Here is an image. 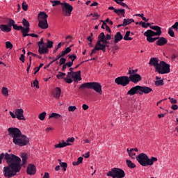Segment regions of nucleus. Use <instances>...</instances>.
Returning <instances> with one entry per match:
<instances>
[{
	"label": "nucleus",
	"instance_id": "obj_1",
	"mask_svg": "<svg viewBox=\"0 0 178 178\" xmlns=\"http://www.w3.org/2000/svg\"><path fill=\"white\" fill-rule=\"evenodd\" d=\"M21 158L13 154L8 153H1L0 154V165L2 163V160L6 161L7 166L3 168L4 176L6 178H11L13 176H16L20 170H22V166L27 163V154L22 153ZM22 159V163H21Z\"/></svg>",
	"mask_w": 178,
	"mask_h": 178
},
{
	"label": "nucleus",
	"instance_id": "obj_2",
	"mask_svg": "<svg viewBox=\"0 0 178 178\" xmlns=\"http://www.w3.org/2000/svg\"><path fill=\"white\" fill-rule=\"evenodd\" d=\"M9 136L12 137L13 141L15 145L24 147L30 143V139L25 135L22 134V131L17 128L10 127L8 129Z\"/></svg>",
	"mask_w": 178,
	"mask_h": 178
},
{
	"label": "nucleus",
	"instance_id": "obj_3",
	"mask_svg": "<svg viewBox=\"0 0 178 178\" xmlns=\"http://www.w3.org/2000/svg\"><path fill=\"white\" fill-rule=\"evenodd\" d=\"M136 161H138L141 166H152L154 162L158 161V158L151 157V159H149L145 153H140L136 157Z\"/></svg>",
	"mask_w": 178,
	"mask_h": 178
},
{
	"label": "nucleus",
	"instance_id": "obj_4",
	"mask_svg": "<svg viewBox=\"0 0 178 178\" xmlns=\"http://www.w3.org/2000/svg\"><path fill=\"white\" fill-rule=\"evenodd\" d=\"M154 31H156V32H154ZM154 31L149 29L144 33L143 35H145V37L147 38V41H148V42H155V41H156V40L159 38V35H162V31L161 30V26H158V28H156L154 30ZM156 35H158L159 37L153 38V37H156Z\"/></svg>",
	"mask_w": 178,
	"mask_h": 178
},
{
	"label": "nucleus",
	"instance_id": "obj_5",
	"mask_svg": "<svg viewBox=\"0 0 178 178\" xmlns=\"http://www.w3.org/2000/svg\"><path fill=\"white\" fill-rule=\"evenodd\" d=\"M83 88H89L90 90H94L98 94H100V95L102 94V86H101V83L98 82L84 83L79 87L80 90Z\"/></svg>",
	"mask_w": 178,
	"mask_h": 178
},
{
	"label": "nucleus",
	"instance_id": "obj_6",
	"mask_svg": "<svg viewBox=\"0 0 178 178\" xmlns=\"http://www.w3.org/2000/svg\"><path fill=\"white\" fill-rule=\"evenodd\" d=\"M106 176L113 178H124L126 176V172L121 168H114L106 174Z\"/></svg>",
	"mask_w": 178,
	"mask_h": 178
},
{
	"label": "nucleus",
	"instance_id": "obj_7",
	"mask_svg": "<svg viewBox=\"0 0 178 178\" xmlns=\"http://www.w3.org/2000/svg\"><path fill=\"white\" fill-rule=\"evenodd\" d=\"M155 72L159 73V74L170 73V65L166 63L165 61H161Z\"/></svg>",
	"mask_w": 178,
	"mask_h": 178
},
{
	"label": "nucleus",
	"instance_id": "obj_8",
	"mask_svg": "<svg viewBox=\"0 0 178 178\" xmlns=\"http://www.w3.org/2000/svg\"><path fill=\"white\" fill-rule=\"evenodd\" d=\"M62 13L63 16H70L73 12V6L65 1L61 3Z\"/></svg>",
	"mask_w": 178,
	"mask_h": 178
},
{
	"label": "nucleus",
	"instance_id": "obj_9",
	"mask_svg": "<svg viewBox=\"0 0 178 178\" xmlns=\"http://www.w3.org/2000/svg\"><path fill=\"white\" fill-rule=\"evenodd\" d=\"M115 83L118 86H122V87H126L130 84V79L127 76H118L115 79Z\"/></svg>",
	"mask_w": 178,
	"mask_h": 178
},
{
	"label": "nucleus",
	"instance_id": "obj_10",
	"mask_svg": "<svg viewBox=\"0 0 178 178\" xmlns=\"http://www.w3.org/2000/svg\"><path fill=\"white\" fill-rule=\"evenodd\" d=\"M74 79V81H81V71L67 72L66 79Z\"/></svg>",
	"mask_w": 178,
	"mask_h": 178
},
{
	"label": "nucleus",
	"instance_id": "obj_11",
	"mask_svg": "<svg viewBox=\"0 0 178 178\" xmlns=\"http://www.w3.org/2000/svg\"><path fill=\"white\" fill-rule=\"evenodd\" d=\"M13 27L14 30H17V31L21 30L23 37L24 38L27 37V33H29V28H24L22 26H17V24H14Z\"/></svg>",
	"mask_w": 178,
	"mask_h": 178
},
{
	"label": "nucleus",
	"instance_id": "obj_12",
	"mask_svg": "<svg viewBox=\"0 0 178 178\" xmlns=\"http://www.w3.org/2000/svg\"><path fill=\"white\" fill-rule=\"evenodd\" d=\"M15 113L17 116V119L18 120H26V118H24V111L23 108H17L15 110Z\"/></svg>",
	"mask_w": 178,
	"mask_h": 178
},
{
	"label": "nucleus",
	"instance_id": "obj_13",
	"mask_svg": "<svg viewBox=\"0 0 178 178\" xmlns=\"http://www.w3.org/2000/svg\"><path fill=\"white\" fill-rule=\"evenodd\" d=\"M129 82L131 81L134 83V84H137L139 81H141V75L136 74H131L129 76Z\"/></svg>",
	"mask_w": 178,
	"mask_h": 178
},
{
	"label": "nucleus",
	"instance_id": "obj_14",
	"mask_svg": "<svg viewBox=\"0 0 178 178\" xmlns=\"http://www.w3.org/2000/svg\"><path fill=\"white\" fill-rule=\"evenodd\" d=\"M140 86H136L131 88L127 93V95H135V94H140Z\"/></svg>",
	"mask_w": 178,
	"mask_h": 178
},
{
	"label": "nucleus",
	"instance_id": "obj_15",
	"mask_svg": "<svg viewBox=\"0 0 178 178\" xmlns=\"http://www.w3.org/2000/svg\"><path fill=\"white\" fill-rule=\"evenodd\" d=\"M35 172H37V168H35V165L34 164H29L26 168V172L28 175H35Z\"/></svg>",
	"mask_w": 178,
	"mask_h": 178
},
{
	"label": "nucleus",
	"instance_id": "obj_16",
	"mask_svg": "<svg viewBox=\"0 0 178 178\" xmlns=\"http://www.w3.org/2000/svg\"><path fill=\"white\" fill-rule=\"evenodd\" d=\"M149 92H152V88L148 86H140V92H139L140 95H143V94H149Z\"/></svg>",
	"mask_w": 178,
	"mask_h": 178
},
{
	"label": "nucleus",
	"instance_id": "obj_17",
	"mask_svg": "<svg viewBox=\"0 0 178 178\" xmlns=\"http://www.w3.org/2000/svg\"><path fill=\"white\" fill-rule=\"evenodd\" d=\"M156 44V45H159V47H163V45H165V44H168V39L164 37H161L157 39Z\"/></svg>",
	"mask_w": 178,
	"mask_h": 178
},
{
	"label": "nucleus",
	"instance_id": "obj_18",
	"mask_svg": "<svg viewBox=\"0 0 178 178\" xmlns=\"http://www.w3.org/2000/svg\"><path fill=\"white\" fill-rule=\"evenodd\" d=\"M97 51H103V52H105V47L103 46L97 45V43H96L95 48L92 50L90 53V56H92L94 54L97 53Z\"/></svg>",
	"mask_w": 178,
	"mask_h": 178
},
{
	"label": "nucleus",
	"instance_id": "obj_19",
	"mask_svg": "<svg viewBox=\"0 0 178 178\" xmlns=\"http://www.w3.org/2000/svg\"><path fill=\"white\" fill-rule=\"evenodd\" d=\"M149 65L150 66H154L155 70H156V67L159 66V61L158 60V58H152L149 60Z\"/></svg>",
	"mask_w": 178,
	"mask_h": 178
},
{
	"label": "nucleus",
	"instance_id": "obj_20",
	"mask_svg": "<svg viewBox=\"0 0 178 178\" xmlns=\"http://www.w3.org/2000/svg\"><path fill=\"white\" fill-rule=\"evenodd\" d=\"M49 52V49L44 44L38 47V53L40 55H44V54H48Z\"/></svg>",
	"mask_w": 178,
	"mask_h": 178
},
{
	"label": "nucleus",
	"instance_id": "obj_21",
	"mask_svg": "<svg viewBox=\"0 0 178 178\" xmlns=\"http://www.w3.org/2000/svg\"><path fill=\"white\" fill-rule=\"evenodd\" d=\"M105 39V33L102 32L98 36V40L97 41L96 44L99 45V47H104L105 48V45L102 44L103 40Z\"/></svg>",
	"mask_w": 178,
	"mask_h": 178
},
{
	"label": "nucleus",
	"instance_id": "obj_22",
	"mask_svg": "<svg viewBox=\"0 0 178 178\" xmlns=\"http://www.w3.org/2000/svg\"><path fill=\"white\" fill-rule=\"evenodd\" d=\"M38 22V27H40V29L42 30H47V29H48V20H40Z\"/></svg>",
	"mask_w": 178,
	"mask_h": 178
},
{
	"label": "nucleus",
	"instance_id": "obj_23",
	"mask_svg": "<svg viewBox=\"0 0 178 178\" xmlns=\"http://www.w3.org/2000/svg\"><path fill=\"white\" fill-rule=\"evenodd\" d=\"M123 39V35L120 32H117L114 35V44H118L119 41H122Z\"/></svg>",
	"mask_w": 178,
	"mask_h": 178
},
{
	"label": "nucleus",
	"instance_id": "obj_24",
	"mask_svg": "<svg viewBox=\"0 0 178 178\" xmlns=\"http://www.w3.org/2000/svg\"><path fill=\"white\" fill-rule=\"evenodd\" d=\"M0 29L3 33H10L12 31V29L6 24L0 25Z\"/></svg>",
	"mask_w": 178,
	"mask_h": 178
},
{
	"label": "nucleus",
	"instance_id": "obj_25",
	"mask_svg": "<svg viewBox=\"0 0 178 178\" xmlns=\"http://www.w3.org/2000/svg\"><path fill=\"white\" fill-rule=\"evenodd\" d=\"M60 94H62V90L60 89V88H56L54 93V98H56V99H59V98H60Z\"/></svg>",
	"mask_w": 178,
	"mask_h": 178
},
{
	"label": "nucleus",
	"instance_id": "obj_26",
	"mask_svg": "<svg viewBox=\"0 0 178 178\" xmlns=\"http://www.w3.org/2000/svg\"><path fill=\"white\" fill-rule=\"evenodd\" d=\"M48 15L45 13V12H40L38 15V21L40 20H48Z\"/></svg>",
	"mask_w": 178,
	"mask_h": 178
},
{
	"label": "nucleus",
	"instance_id": "obj_27",
	"mask_svg": "<svg viewBox=\"0 0 178 178\" xmlns=\"http://www.w3.org/2000/svg\"><path fill=\"white\" fill-rule=\"evenodd\" d=\"M67 145H71L70 143H66L65 140H63V143H59L54 145L55 148H65V147H67Z\"/></svg>",
	"mask_w": 178,
	"mask_h": 178
},
{
	"label": "nucleus",
	"instance_id": "obj_28",
	"mask_svg": "<svg viewBox=\"0 0 178 178\" xmlns=\"http://www.w3.org/2000/svg\"><path fill=\"white\" fill-rule=\"evenodd\" d=\"M131 23H134V19H124L122 26L126 27V26H129V24H131Z\"/></svg>",
	"mask_w": 178,
	"mask_h": 178
},
{
	"label": "nucleus",
	"instance_id": "obj_29",
	"mask_svg": "<svg viewBox=\"0 0 178 178\" xmlns=\"http://www.w3.org/2000/svg\"><path fill=\"white\" fill-rule=\"evenodd\" d=\"M1 94L4 96V97H9V90L8 89V88L6 87H3L1 88Z\"/></svg>",
	"mask_w": 178,
	"mask_h": 178
},
{
	"label": "nucleus",
	"instance_id": "obj_30",
	"mask_svg": "<svg viewBox=\"0 0 178 178\" xmlns=\"http://www.w3.org/2000/svg\"><path fill=\"white\" fill-rule=\"evenodd\" d=\"M62 115L60 114L56 113H52L51 115H49V119H59V118H61Z\"/></svg>",
	"mask_w": 178,
	"mask_h": 178
},
{
	"label": "nucleus",
	"instance_id": "obj_31",
	"mask_svg": "<svg viewBox=\"0 0 178 178\" xmlns=\"http://www.w3.org/2000/svg\"><path fill=\"white\" fill-rule=\"evenodd\" d=\"M130 31H128L126 32L124 36V41H131L133 40L132 38H130Z\"/></svg>",
	"mask_w": 178,
	"mask_h": 178
},
{
	"label": "nucleus",
	"instance_id": "obj_32",
	"mask_svg": "<svg viewBox=\"0 0 178 178\" xmlns=\"http://www.w3.org/2000/svg\"><path fill=\"white\" fill-rule=\"evenodd\" d=\"M115 13H116L117 15H122V16H123V17H125L124 16V13H126L124 9H118V10H115Z\"/></svg>",
	"mask_w": 178,
	"mask_h": 178
},
{
	"label": "nucleus",
	"instance_id": "obj_33",
	"mask_svg": "<svg viewBox=\"0 0 178 178\" xmlns=\"http://www.w3.org/2000/svg\"><path fill=\"white\" fill-rule=\"evenodd\" d=\"M126 163H127L128 168H129L130 169H134V168H136V164L132 163L131 161L126 160Z\"/></svg>",
	"mask_w": 178,
	"mask_h": 178
},
{
	"label": "nucleus",
	"instance_id": "obj_34",
	"mask_svg": "<svg viewBox=\"0 0 178 178\" xmlns=\"http://www.w3.org/2000/svg\"><path fill=\"white\" fill-rule=\"evenodd\" d=\"M22 24L23 26H24V27H26V29H29L30 31V23L29 22V21H27V19H26V18L23 19Z\"/></svg>",
	"mask_w": 178,
	"mask_h": 178
},
{
	"label": "nucleus",
	"instance_id": "obj_35",
	"mask_svg": "<svg viewBox=\"0 0 178 178\" xmlns=\"http://www.w3.org/2000/svg\"><path fill=\"white\" fill-rule=\"evenodd\" d=\"M50 2L52 3L53 7L58 6V5H62V2H60L59 0H51Z\"/></svg>",
	"mask_w": 178,
	"mask_h": 178
},
{
	"label": "nucleus",
	"instance_id": "obj_36",
	"mask_svg": "<svg viewBox=\"0 0 178 178\" xmlns=\"http://www.w3.org/2000/svg\"><path fill=\"white\" fill-rule=\"evenodd\" d=\"M137 72H138V69L131 70V68H129L127 74H129V76H131V74H137Z\"/></svg>",
	"mask_w": 178,
	"mask_h": 178
},
{
	"label": "nucleus",
	"instance_id": "obj_37",
	"mask_svg": "<svg viewBox=\"0 0 178 178\" xmlns=\"http://www.w3.org/2000/svg\"><path fill=\"white\" fill-rule=\"evenodd\" d=\"M139 24H140V26H142V27H143V29H147L148 27H149V26H151V24H150V23H147V24H145V22H139Z\"/></svg>",
	"mask_w": 178,
	"mask_h": 178
},
{
	"label": "nucleus",
	"instance_id": "obj_38",
	"mask_svg": "<svg viewBox=\"0 0 178 178\" xmlns=\"http://www.w3.org/2000/svg\"><path fill=\"white\" fill-rule=\"evenodd\" d=\"M46 116H47V112H42L38 115V118L40 119V120H44Z\"/></svg>",
	"mask_w": 178,
	"mask_h": 178
},
{
	"label": "nucleus",
	"instance_id": "obj_39",
	"mask_svg": "<svg viewBox=\"0 0 178 178\" xmlns=\"http://www.w3.org/2000/svg\"><path fill=\"white\" fill-rule=\"evenodd\" d=\"M6 48L7 49H12L13 48V44L10 41L6 42Z\"/></svg>",
	"mask_w": 178,
	"mask_h": 178
},
{
	"label": "nucleus",
	"instance_id": "obj_40",
	"mask_svg": "<svg viewBox=\"0 0 178 178\" xmlns=\"http://www.w3.org/2000/svg\"><path fill=\"white\" fill-rule=\"evenodd\" d=\"M86 40L87 41H89L88 45L90 47V48L94 47V44H92V38H91V36H88Z\"/></svg>",
	"mask_w": 178,
	"mask_h": 178
},
{
	"label": "nucleus",
	"instance_id": "obj_41",
	"mask_svg": "<svg viewBox=\"0 0 178 178\" xmlns=\"http://www.w3.org/2000/svg\"><path fill=\"white\" fill-rule=\"evenodd\" d=\"M8 26H10V29H12V26L13 27V26H15V20L10 18L8 19Z\"/></svg>",
	"mask_w": 178,
	"mask_h": 178
},
{
	"label": "nucleus",
	"instance_id": "obj_42",
	"mask_svg": "<svg viewBox=\"0 0 178 178\" xmlns=\"http://www.w3.org/2000/svg\"><path fill=\"white\" fill-rule=\"evenodd\" d=\"M129 155L131 156V158H132V159H135L136 152H134V149H131V152H129Z\"/></svg>",
	"mask_w": 178,
	"mask_h": 178
},
{
	"label": "nucleus",
	"instance_id": "obj_43",
	"mask_svg": "<svg viewBox=\"0 0 178 178\" xmlns=\"http://www.w3.org/2000/svg\"><path fill=\"white\" fill-rule=\"evenodd\" d=\"M59 74L56 75L57 79H64L65 76H66V73L65 72H58Z\"/></svg>",
	"mask_w": 178,
	"mask_h": 178
},
{
	"label": "nucleus",
	"instance_id": "obj_44",
	"mask_svg": "<svg viewBox=\"0 0 178 178\" xmlns=\"http://www.w3.org/2000/svg\"><path fill=\"white\" fill-rule=\"evenodd\" d=\"M60 165L63 168V171L66 172V169L67 168V163L65 162L60 163Z\"/></svg>",
	"mask_w": 178,
	"mask_h": 178
},
{
	"label": "nucleus",
	"instance_id": "obj_45",
	"mask_svg": "<svg viewBox=\"0 0 178 178\" xmlns=\"http://www.w3.org/2000/svg\"><path fill=\"white\" fill-rule=\"evenodd\" d=\"M54 47V42L51 41L49 40H47V45L46 47V48H52Z\"/></svg>",
	"mask_w": 178,
	"mask_h": 178
},
{
	"label": "nucleus",
	"instance_id": "obj_46",
	"mask_svg": "<svg viewBox=\"0 0 178 178\" xmlns=\"http://www.w3.org/2000/svg\"><path fill=\"white\" fill-rule=\"evenodd\" d=\"M155 85L157 86V87H159V86H163V79L156 81Z\"/></svg>",
	"mask_w": 178,
	"mask_h": 178
},
{
	"label": "nucleus",
	"instance_id": "obj_47",
	"mask_svg": "<svg viewBox=\"0 0 178 178\" xmlns=\"http://www.w3.org/2000/svg\"><path fill=\"white\" fill-rule=\"evenodd\" d=\"M22 5L23 10L26 12L27 9H29V5H27V3H26V1H24Z\"/></svg>",
	"mask_w": 178,
	"mask_h": 178
},
{
	"label": "nucleus",
	"instance_id": "obj_48",
	"mask_svg": "<svg viewBox=\"0 0 178 178\" xmlns=\"http://www.w3.org/2000/svg\"><path fill=\"white\" fill-rule=\"evenodd\" d=\"M117 3L118 5H120L121 6H122L123 8H127V9H130V7H129V6H127V4H126L125 3H123L122 1L120 2H117Z\"/></svg>",
	"mask_w": 178,
	"mask_h": 178
},
{
	"label": "nucleus",
	"instance_id": "obj_49",
	"mask_svg": "<svg viewBox=\"0 0 178 178\" xmlns=\"http://www.w3.org/2000/svg\"><path fill=\"white\" fill-rule=\"evenodd\" d=\"M60 62H59V65L62 66V65H65L66 63V58L61 57L60 58Z\"/></svg>",
	"mask_w": 178,
	"mask_h": 178
},
{
	"label": "nucleus",
	"instance_id": "obj_50",
	"mask_svg": "<svg viewBox=\"0 0 178 178\" xmlns=\"http://www.w3.org/2000/svg\"><path fill=\"white\" fill-rule=\"evenodd\" d=\"M76 109H77V107H76V106H70L68 107L69 112H74V111H76Z\"/></svg>",
	"mask_w": 178,
	"mask_h": 178
},
{
	"label": "nucleus",
	"instance_id": "obj_51",
	"mask_svg": "<svg viewBox=\"0 0 178 178\" xmlns=\"http://www.w3.org/2000/svg\"><path fill=\"white\" fill-rule=\"evenodd\" d=\"M69 59L72 60V62L73 63V62H74V60L77 58V56H76V54H72V55H68Z\"/></svg>",
	"mask_w": 178,
	"mask_h": 178
},
{
	"label": "nucleus",
	"instance_id": "obj_52",
	"mask_svg": "<svg viewBox=\"0 0 178 178\" xmlns=\"http://www.w3.org/2000/svg\"><path fill=\"white\" fill-rule=\"evenodd\" d=\"M60 58H61L60 56L57 55L56 57V58H53V60L50 63V64L54 63V62H56V63H58V59H60Z\"/></svg>",
	"mask_w": 178,
	"mask_h": 178
},
{
	"label": "nucleus",
	"instance_id": "obj_53",
	"mask_svg": "<svg viewBox=\"0 0 178 178\" xmlns=\"http://www.w3.org/2000/svg\"><path fill=\"white\" fill-rule=\"evenodd\" d=\"M168 34L170 35V37H175V32L173 31V29L172 28H170L168 29Z\"/></svg>",
	"mask_w": 178,
	"mask_h": 178
},
{
	"label": "nucleus",
	"instance_id": "obj_54",
	"mask_svg": "<svg viewBox=\"0 0 178 178\" xmlns=\"http://www.w3.org/2000/svg\"><path fill=\"white\" fill-rule=\"evenodd\" d=\"M64 81L67 82V84H72L73 83L72 78H64Z\"/></svg>",
	"mask_w": 178,
	"mask_h": 178
},
{
	"label": "nucleus",
	"instance_id": "obj_55",
	"mask_svg": "<svg viewBox=\"0 0 178 178\" xmlns=\"http://www.w3.org/2000/svg\"><path fill=\"white\" fill-rule=\"evenodd\" d=\"M26 37L29 36V37H33L34 38H38V35L37 34H35V33H26Z\"/></svg>",
	"mask_w": 178,
	"mask_h": 178
},
{
	"label": "nucleus",
	"instance_id": "obj_56",
	"mask_svg": "<svg viewBox=\"0 0 178 178\" xmlns=\"http://www.w3.org/2000/svg\"><path fill=\"white\" fill-rule=\"evenodd\" d=\"M60 47H62V42H59L57 45V47H56L54 48V54L56 53V51H58V49H59V48H60Z\"/></svg>",
	"mask_w": 178,
	"mask_h": 178
},
{
	"label": "nucleus",
	"instance_id": "obj_57",
	"mask_svg": "<svg viewBox=\"0 0 178 178\" xmlns=\"http://www.w3.org/2000/svg\"><path fill=\"white\" fill-rule=\"evenodd\" d=\"M103 25L105 26V27H106V31H108V33H110V34H111V33H112V31L111 30V28L108 26V24H106V23L104 22V24H103Z\"/></svg>",
	"mask_w": 178,
	"mask_h": 178
},
{
	"label": "nucleus",
	"instance_id": "obj_58",
	"mask_svg": "<svg viewBox=\"0 0 178 178\" xmlns=\"http://www.w3.org/2000/svg\"><path fill=\"white\" fill-rule=\"evenodd\" d=\"M172 29L176 30L177 31L178 30V22H175L174 25L171 27Z\"/></svg>",
	"mask_w": 178,
	"mask_h": 178
},
{
	"label": "nucleus",
	"instance_id": "obj_59",
	"mask_svg": "<svg viewBox=\"0 0 178 178\" xmlns=\"http://www.w3.org/2000/svg\"><path fill=\"white\" fill-rule=\"evenodd\" d=\"M69 143H74V138L72 137V138H68L67 139V143L66 144H69Z\"/></svg>",
	"mask_w": 178,
	"mask_h": 178
},
{
	"label": "nucleus",
	"instance_id": "obj_60",
	"mask_svg": "<svg viewBox=\"0 0 178 178\" xmlns=\"http://www.w3.org/2000/svg\"><path fill=\"white\" fill-rule=\"evenodd\" d=\"M38 47H42V45H44V38H42L40 39V41L38 42Z\"/></svg>",
	"mask_w": 178,
	"mask_h": 178
},
{
	"label": "nucleus",
	"instance_id": "obj_61",
	"mask_svg": "<svg viewBox=\"0 0 178 178\" xmlns=\"http://www.w3.org/2000/svg\"><path fill=\"white\" fill-rule=\"evenodd\" d=\"M168 99H170V102H171V104H177V100L174 98L169 97Z\"/></svg>",
	"mask_w": 178,
	"mask_h": 178
},
{
	"label": "nucleus",
	"instance_id": "obj_62",
	"mask_svg": "<svg viewBox=\"0 0 178 178\" xmlns=\"http://www.w3.org/2000/svg\"><path fill=\"white\" fill-rule=\"evenodd\" d=\"M24 58H25L24 54H21L19 60H21V62H22L23 63H24V61L26 60Z\"/></svg>",
	"mask_w": 178,
	"mask_h": 178
},
{
	"label": "nucleus",
	"instance_id": "obj_63",
	"mask_svg": "<svg viewBox=\"0 0 178 178\" xmlns=\"http://www.w3.org/2000/svg\"><path fill=\"white\" fill-rule=\"evenodd\" d=\"M9 114L10 115V116L12 117L13 119H16V118H17L16 113H14L13 112L10 111Z\"/></svg>",
	"mask_w": 178,
	"mask_h": 178
},
{
	"label": "nucleus",
	"instance_id": "obj_64",
	"mask_svg": "<svg viewBox=\"0 0 178 178\" xmlns=\"http://www.w3.org/2000/svg\"><path fill=\"white\" fill-rule=\"evenodd\" d=\"M33 86L36 88H40V86H38V81L35 80L34 82H33Z\"/></svg>",
	"mask_w": 178,
	"mask_h": 178
}]
</instances>
